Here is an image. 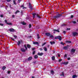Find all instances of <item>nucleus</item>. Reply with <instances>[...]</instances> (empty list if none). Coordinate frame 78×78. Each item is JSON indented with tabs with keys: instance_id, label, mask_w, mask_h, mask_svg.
<instances>
[{
	"instance_id": "obj_1",
	"label": "nucleus",
	"mask_w": 78,
	"mask_h": 78,
	"mask_svg": "<svg viewBox=\"0 0 78 78\" xmlns=\"http://www.w3.org/2000/svg\"><path fill=\"white\" fill-rule=\"evenodd\" d=\"M24 47H25L26 49H24L23 48H22L21 49V51L23 52H25V51L26 50H27V48L26 47V45H24Z\"/></svg>"
},
{
	"instance_id": "obj_2",
	"label": "nucleus",
	"mask_w": 78,
	"mask_h": 78,
	"mask_svg": "<svg viewBox=\"0 0 78 78\" xmlns=\"http://www.w3.org/2000/svg\"><path fill=\"white\" fill-rule=\"evenodd\" d=\"M55 39H58L60 41H61V37L60 36H58L57 37H55Z\"/></svg>"
},
{
	"instance_id": "obj_3",
	"label": "nucleus",
	"mask_w": 78,
	"mask_h": 78,
	"mask_svg": "<svg viewBox=\"0 0 78 78\" xmlns=\"http://www.w3.org/2000/svg\"><path fill=\"white\" fill-rule=\"evenodd\" d=\"M75 49H71V54H73L74 53H75Z\"/></svg>"
},
{
	"instance_id": "obj_4",
	"label": "nucleus",
	"mask_w": 78,
	"mask_h": 78,
	"mask_svg": "<svg viewBox=\"0 0 78 78\" xmlns=\"http://www.w3.org/2000/svg\"><path fill=\"white\" fill-rule=\"evenodd\" d=\"M5 23L7 24V25H12V23H7V20H5Z\"/></svg>"
},
{
	"instance_id": "obj_5",
	"label": "nucleus",
	"mask_w": 78,
	"mask_h": 78,
	"mask_svg": "<svg viewBox=\"0 0 78 78\" xmlns=\"http://www.w3.org/2000/svg\"><path fill=\"white\" fill-rule=\"evenodd\" d=\"M43 53L42 52L41 53H40V52H38V53L37 55H39V56H42L43 55Z\"/></svg>"
},
{
	"instance_id": "obj_6",
	"label": "nucleus",
	"mask_w": 78,
	"mask_h": 78,
	"mask_svg": "<svg viewBox=\"0 0 78 78\" xmlns=\"http://www.w3.org/2000/svg\"><path fill=\"white\" fill-rule=\"evenodd\" d=\"M61 15L58 14L55 17V18H58V17H61Z\"/></svg>"
},
{
	"instance_id": "obj_7",
	"label": "nucleus",
	"mask_w": 78,
	"mask_h": 78,
	"mask_svg": "<svg viewBox=\"0 0 78 78\" xmlns=\"http://www.w3.org/2000/svg\"><path fill=\"white\" fill-rule=\"evenodd\" d=\"M9 31H12L13 32H14V31H15V30H14V29H9Z\"/></svg>"
},
{
	"instance_id": "obj_8",
	"label": "nucleus",
	"mask_w": 78,
	"mask_h": 78,
	"mask_svg": "<svg viewBox=\"0 0 78 78\" xmlns=\"http://www.w3.org/2000/svg\"><path fill=\"white\" fill-rule=\"evenodd\" d=\"M73 36H76V35H78V33H77L76 32H74L73 33Z\"/></svg>"
},
{
	"instance_id": "obj_9",
	"label": "nucleus",
	"mask_w": 78,
	"mask_h": 78,
	"mask_svg": "<svg viewBox=\"0 0 78 78\" xmlns=\"http://www.w3.org/2000/svg\"><path fill=\"white\" fill-rule=\"evenodd\" d=\"M43 49L45 51H47V48L45 47H44L43 48Z\"/></svg>"
},
{
	"instance_id": "obj_10",
	"label": "nucleus",
	"mask_w": 78,
	"mask_h": 78,
	"mask_svg": "<svg viewBox=\"0 0 78 78\" xmlns=\"http://www.w3.org/2000/svg\"><path fill=\"white\" fill-rule=\"evenodd\" d=\"M54 31H56V32H58L59 33V30H58L54 29L53 30Z\"/></svg>"
},
{
	"instance_id": "obj_11",
	"label": "nucleus",
	"mask_w": 78,
	"mask_h": 78,
	"mask_svg": "<svg viewBox=\"0 0 78 78\" xmlns=\"http://www.w3.org/2000/svg\"><path fill=\"white\" fill-rule=\"evenodd\" d=\"M46 36H49L50 35V33H46L45 34Z\"/></svg>"
},
{
	"instance_id": "obj_12",
	"label": "nucleus",
	"mask_w": 78,
	"mask_h": 78,
	"mask_svg": "<svg viewBox=\"0 0 78 78\" xmlns=\"http://www.w3.org/2000/svg\"><path fill=\"white\" fill-rule=\"evenodd\" d=\"M27 46L28 48H31V45H30L29 44H27Z\"/></svg>"
},
{
	"instance_id": "obj_13",
	"label": "nucleus",
	"mask_w": 78,
	"mask_h": 78,
	"mask_svg": "<svg viewBox=\"0 0 78 78\" xmlns=\"http://www.w3.org/2000/svg\"><path fill=\"white\" fill-rule=\"evenodd\" d=\"M31 59H32V57H30L28 58V61H30Z\"/></svg>"
},
{
	"instance_id": "obj_14",
	"label": "nucleus",
	"mask_w": 78,
	"mask_h": 78,
	"mask_svg": "<svg viewBox=\"0 0 78 78\" xmlns=\"http://www.w3.org/2000/svg\"><path fill=\"white\" fill-rule=\"evenodd\" d=\"M29 8H30V9H32V7H31V4L30 3H29Z\"/></svg>"
},
{
	"instance_id": "obj_15",
	"label": "nucleus",
	"mask_w": 78,
	"mask_h": 78,
	"mask_svg": "<svg viewBox=\"0 0 78 78\" xmlns=\"http://www.w3.org/2000/svg\"><path fill=\"white\" fill-rule=\"evenodd\" d=\"M37 58H38V56H37V55H35L34 56V58L35 59H37Z\"/></svg>"
},
{
	"instance_id": "obj_16",
	"label": "nucleus",
	"mask_w": 78,
	"mask_h": 78,
	"mask_svg": "<svg viewBox=\"0 0 78 78\" xmlns=\"http://www.w3.org/2000/svg\"><path fill=\"white\" fill-rule=\"evenodd\" d=\"M33 18L34 19V18L35 17V16L36 15V13H33Z\"/></svg>"
},
{
	"instance_id": "obj_17",
	"label": "nucleus",
	"mask_w": 78,
	"mask_h": 78,
	"mask_svg": "<svg viewBox=\"0 0 78 78\" xmlns=\"http://www.w3.org/2000/svg\"><path fill=\"white\" fill-rule=\"evenodd\" d=\"M17 44L18 45H20V41H19L18 42Z\"/></svg>"
},
{
	"instance_id": "obj_18",
	"label": "nucleus",
	"mask_w": 78,
	"mask_h": 78,
	"mask_svg": "<svg viewBox=\"0 0 78 78\" xmlns=\"http://www.w3.org/2000/svg\"><path fill=\"white\" fill-rule=\"evenodd\" d=\"M51 73L52 74V75H53V74H54V71L53 70H51Z\"/></svg>"
},
{
	"instance_id": "obj_19",
	"label": "nucleus",
	"mask_w": 78,
	"mask_h": 78,
	"mask_svg": "<svg viewBox=\"0 0 78 78\" xmlns=\"http://www.w3.org/2000/svg\"><path fill=\"white\" fill-rule=\"evenodd\" d=\"M63 64L65 65H67V64H69V62H64Z\"/></svg>"
},
{
	"instance_id": "obj_20",
	"label": "nucleus",
	"mask_w": 78,
	"mask_h": 78,
	"mask_svg": "<svg viewBox=\"0 0 78 78\" xmlns=\"http://www.w3.org/2000/svg\"><path fill=\"white\" fill-rule=\"evenodd\" d=\"M50 43H51V45H52L54 44H55V42L53 41V42H50Z\"/></svg>"
},
{
	"instance_id": "obj_21",
	"label": "nucleus",
	"mask_w": 78,
	"mask_h": 78,
	"mask_svg": "<svg viewBox=\"0 0 78 78\" xmlns=\"http://www.w3.org/2000/svg\"><path fill=\"white\" fill-rule=\"evenodd\" d=\"M21 23L22 24V25H25L26 24V23H24V22H22Z\"/></svg>"
},
{
	"instance_id": "obj_22",
	"label": "nucleus",
	"mask_w": 78,
	"mask_h": 78,
	"mask_svg": "<svg viewBox=\"0 0 78 78\" xmlns=\"http://www.w3.org/2000/svg\"><path fill=\"white\" fill-rule=\"evenodd\" d=\"M77 76L76 75H74L73 76V78H75V77H77Z\"/></svg>"
},
{
	"instance_id": "obj_23",
	"label": "nucleus",
	"mask_w": 78,
	"mask_h": 78,
	"mask_svg": "<svg viewBox=\"0 0 78 78\" xmlns=\"http://www.w3.org/2000/svg\"><path fill=\"white\" fill-rule=\"evenodd\" d=\"M55 59V56H53L52 57V60H54Z\"/></svg>"
},
{
	"instance_id": "obj_24",
	"label": "nucleus",
	"mask_w": 78,
	"mask_h": 78,
	"mask_svg": "<svg viewBox=\"0 0 78 78\" xmlns=\"http://www.w3.org/2000/svg\"><path fill=\"white\" fill-rule=\"evenodd\" d=\"M33 44H38V42H33Z\"/></svg>"
},
{
	"instance_id": "obj_25",
	"label": "nucleus",
	"mask_w": 78,
	"mask_h": 78,
	"mask_svg": "<svg viewBox=\"0 0 78 78\" xmlns=\"http://www.w3.org/2000/svg\"><path fill=\"white\" fill-rule=\"evenodd\" d=\"M5 69H6V67L3 66L2 67V70H5Z\"/></svg>"
},
{
	"instance_id": "obj_26",
	"label": "nucleus",
	"mask_w": 78,
	"mask_h": 78,
	"mask_svg": "<svg viewBox=\"0 0 78 78\" xmlns=\"http://www.w3.org/2000/svg\"><path fill=\"white\" fill-rule=\"evenodd\" d=\"M20 12V11L19 10H17L15 12V14H17V12Z\"/></svg>"
},
{
	"instance_id": "obj_27",
	"label": "nucleus",
	"mask_w": 78,
	"mask_h": 78,
	"mask_svg": "<svg viewBox=\"0 0 78 78\" xmlns=\"http://www.w3.org/2000/svg\"><path fill=\"white\" fill-rule=\"evenodd\" d=\"M64 49L65 50H67V47H64Z\"/></svg>"
},
{
	"instance_id": "obj_28",
	"label": "nucleus",
	"mask_w": 78,
	"mask_h": 78,
	"mask_svg": "<svg viewBox=\"0 0 78 78\" xmlns=\"http://www.w3.org/2000/svg\"><path fill=\"white\" fill-rule=\"evenodd\" d=\"M37 17L39 19H41V17H40V16H38V15H37Z\"/></svg>"
},
{
	"instance_id": "obj_29",
	"label": "nucleus",
	"mask_w": 78,
	"mask_h": 78,
	"mask_svg": "<svg viewBox=\"0 0 78 78\" xmlns=\"http://www.w3.org/2000/svg\"><path fill=\"white\" fill-rule=\"evenodd\" d=\"M31 27V24H30L29 25V28H30Z\"/></svg>"
},
{
	"instance_id": "obj_30",
	"label": "nucleus",
	"mask_w": 78,
	"mask_h": 78,
	"mask_svg": "<svg viewBox=\"0 0 78 78\" xmlns=\"http://www.w3.org/2000/svg\"><path fill=\"white\" fill-rule=\"evenodd\" d=\"M45 44H46V43H44L42 44V47H43V46H44V45H45Z\"/></svg>"
},
{
	"instance_id": "obj_31",
	"label": "nucleus",
	"mask_w": 78,
	"mask_h": 78,
	"mask_svg": "<svg viewBox=\"0 0 78 78\" xmlns=\"http://www.w3.org/2000/svg\"><path fill=\"white\" fill-rule=\"evenodd\" d=\"M61 76H64V73H62V75H61Z\"/></svg>"
},
{
	"instance_id": "obj_32",
	"label": "nucleus",
	"mask_w": 78,
	"mask_h": 78,
	"mask_svg": "<svg viewBox=\"0 0 78 78\" xmlns=\"http://www.w3.org/2000/svg\"><path fill=\"white\" fill-rule=\"evenodd\" d=\"M66 42L67 43H71V41H67Z\"/></svg>"
},
{
	"instance_id": "obj_33",
	"label": "nucleus",
	"mask_w": 78,
	"mask_h": 78,
	"mask_svg": "<svg viewBox=\"0 0 78 78\" xmlns=\"http://www.w3.org/2000/svg\"><path fill=\"white\" fill-rule=\"evenodd\" d=\"M39 50L40 51H42V50H43V49L42 48H40Z\"/></svg>"
},
{
	"instance_id": "obj_34",
	"label": "nucleus",
	"mask_w": 78,
	"mask_h": 78,
	"mask_svg": "<svg viewBox=\"0 0 78 78\" xmlns=\"http://www.w3.org/2000/svg\"><path fill=\"white\" fill-rule=\"evenodd\" d=\"M13 3L15 5H16V3L15 1H13Z\"/></svg>"
},
{
	"instance_id": "obj_35",
	"label": "nucleus",
	"mask_w": 78,
	"mask_h": 78,
	"mask_svg": "<svg viewBox=\"0 0 78 78\" xmlns=\"http://www.w3.org/2000/svg\"><path fill=\"white\" fill-rule=\"evenodd\" d=\"M63 33L64 34H66V31H64Z\"/></svg>"
},
{
	"instance_id": "obj_36",
	"label": "nucleus",
	"mask_w": 78,
	"mask_h": 78,
	"mask_svg": "<svg viewBox=\"0 0 78 78\" xmlns=\"http://www.w3.org/2000/svg\"><path fill=\"white\" fill-rule=\"evenodd\" d=\"M50 37L51 38H53V35H51L50 36Z\"/></svg>"
},
{
	"instance_id": "obj_37",
	"label": "nucleus",
	"mask_w": 78,
	"mask_h": 78,
	"mask_svg": "<svg viewBox=\"0 0 78 78\" xmlns=\"http://www.w3.org/2000/svg\"><path fill=\"white\" fill-rule=\"evenodd\" d=\"M10 72H11V71H8V73H9V74L10 73Z\"/></svg>"
},
{
	"instance_id": "obj_38",
	"label": "nucleus",
	"mask_w": 78,
	"mask_h": 78,
	"mask_svg": "<svg viewBox=\"0 0 78 78\" xmlns=\"http://www.w3.org/2000/svg\"><path fill=\"white\" fill-rule=\"evenodd\" d=\"M73 23H76V22L74 21L73 22Z\"/></svg>"
},
{
	"instance_id": "obj_39",
	"label": "nucleus",
	"mask_w": 78,
	"mask_h": 78,
	"mask_svg": "<svg viewBox=\"0 0 78 78\" xmlns=\"http://www.w3.org/2000/svg\"><path fill=\"white\" fill-rule=\"evenodd\" d=\"M0 25H1V26H3V24H0Z\"/></svg>"
},
{
	"instance_id": "obj_40",
	"label": "nucleus",
	"mask_w": 78,
	"mask_h": 78,
	"mask_svg": "<svg viewBox=\"0 0 78 78\" xmlns=\"http://www.w3.org/2000/svg\"><path fill=\"white\" fill-rule=\"evenodd\" d=\"M70 30V28H67V30Z\"/></svg>"
},
{
	"instance_id": "obj_41",
	"label": "nucleus",
	"mask_w": 78,
	"mask_h": 78,
	"mask_svg": "<svg viewBox=\"0 0 78 78\" xmlns=\"http://www.w3.org/2000/svg\"><path fill=\"white\" fill-rule=\"evenodd\" d=\"M14 37H15V38H16V37H17V36H16V35H14Z\"/></svg>"
},
{
	"instance_id": "obj_42",
	"label": "nucleus",
	"mask_w": 78,
	"mask_h": 78,
	"mask_svg": "<svg viewBox=\"0 0 78 78\" xmlns=\"http://www.w3.org/2000/svg\"><path fill=\"white\" fill-rule=\"evenodd\" d=\"M62 61V59H60L59 60V62H60V61Z\"/></svg>"
},
{
	"instance_id": "obj_43",
	"label": "nucleus",
	"mask_w": 78,
	"mask_h": 78,
	"mask_svg": "<svg viewBox=\"0 0 78 78\" xmlns=\"http://www.w3.org/2000/svg\"><path fill=\"white\" fill-rule=\"evenodd\" d=\"M0 17H3V15H1Z\"/></svg>"
},
{
	"instance_id": "obj_44",
	"label": "nucleus",
	"mask_w": 78,
	"mask_h": 78,
	"mask_svg": "<svg viewBox=\"0 0 78 78\" xmlns=\"http://www.w3.org/2000/svg\"><path fill=\"white\" fill-rule=\"evenodd\" d=\"M37 39H39V35H37Z\"/></svg>"
},
{
	"instance_id": "obj_45",
	"label": "nucleus",
	"mask_w": 78,
	"mask_h": 78,
	"mask_svg": "<svg viewBox=\"0 0 78 78\" xmlns=\"http://www.w3.org/2000/svg\"><path fill=\"white\" fill-rule=\"evenodd\" d=\"M34 49H35V48H32V50H34Z\"/></svg>"
},
{
	"instance_id": "obj_46",
	"label": "nucleus",
	"mask_w": 78,
	"mask_h": 78,
	"mask_svg": "<svg viewBox=\"0 0 78 78\" xmlns=\"http://www.w3.org/2000/svg\"><path fill=\"white\" fill-rule=\"evenodd\" d=\"M35 54V51H34L33 52V55H34Z\"/></svg>"
},
{
	"instance_id": "obj_47",
	"label": "nucleus",
	"mask_w": 78,
	"mask_h": 78,
	"mask_svg": "<svg viewBox=\"0 0 78 78\" xmlns=\"http://www.w3.org/2000/svg\"><path fill=\"white\" fill-rule=\"evenodd\" d=\"M10 1H11V0H7V1L8 2H10Z\"/></svg>"
},
{
	"instance_id": "obj_48",
	"label": "nucleus",
	"mask_w": 78,
	"mask_h": 78,
	"mask_svg": "<svg viewBox=\"0 0 78 78\" xmlns=\"http://www.w3.org/2000/svg\"><path fill=\"white\" fill-rule=\"evenodd\" d=\"M71 18H72L73 17V15H72L71 16Z\"/></svg>"
},
{
	"instance_id": "obj_49",
	"label": "nucleus",
	"mask_w": 78,
	"mask_h": 78,
	"mask_svg": "<svg viewBox=\"0 0 78 78\" xmlns=\"http://www.w3.org/2000/svg\"><path fill=\"white\" fill-rule=\"evenodd\" d=\"M68 60H70V58H68Z\"/></svg>"
},
{
	"instance_id": "obj_50",
	"label": "nucleus",
	"mask_w": 78,
	"mask_h": 78,
	"mask_svg": "<svg viewBox=\"0 0 78 78\" xmlns=\"http://www.w3.org/2000/svg\"><path fill=\"white\" fill-rule=\"evenodd\" d=\"M21 1V0H18V2L19 3H20V1Z\"/></svg>"
},
{
	"instance_id": "obj_51",
	"label": "nucleus",
	"mask_w": 78,
	"mask_h": 78,
	"mask_svg": "<svg viewBox=\"0 0 78 78\" xmlns=\"http://www.w3.org/2000/svg\"><path fill=\"white\" fill-rule=\"evenodd\" d=\"M61 44H62V45H64V43L62 42H61Z\"/></svg>"
},
{
	"instance_id": "obj_52",
	"label": "nucleus",
	"mask_w": 78,
	"mask_h": 78,
	"mask_svg": "<svg viewBox=\"0 0 78 78\" xmlns=\"http://www.w3.org/2000/svg\"><path fill=\"white\" fill-rule=\"evenodd\" d=\"M58 56L59 57H60V55L58 54Z\"/></svg>"
},
{
	"instance_id": "obj_53",
	"label": "nucleus",
	"mask_w": 78,
	"mask_h": 78,
	"mask_svg": "<svg viewBox=\"0 0 78 78\" xmlns=\"http://www.w3.org/2000/svg\"><path fill=\"white\" fill-rule=\"evenodd\" d=\"M65 57H67V55L66 54V55H65Z\"/></svg>"
},
{
	"instance_id": "obj_54",
	"label": "nucleus",
	"mask_w": 78,
	"mask_h": 78,
	"mask_svg": "<svg viewBox=\"0 0 78 78\" xmlns=\"http://www.w3.org/2000/svg\"><path fill=\"white\" fill-rule=\"evenodd\" d=\"M12 17H15L14 15H12Z\"/></svg>"
},
{
	"instance_id": "obj_55",
	"label": "nucleus",
	"mask_w": 78,
	"mask_h": 78,
	"mask_svg": "<svg viewBox=\"0 0 78 78\" xmlns=\"http://www.w3.org/2000/svg\"><path fill=\"white\" fill-rule=\"evenodd\" d=\"M12 40H13V41H14V39H13L12 38Z\"/></svg>"
},
{
	"instance_id": "obj_56",
	"label": "nucleus",
	"mask_w": 78,
	"mask_h": 78,
	"mask_svg": "<svg viewBox=\"0 0 78 78\" xmlns=\"http://www.w3.org/2000/svg\"><path fill=\"white\" fill-rule=\"evenodd\" d=\"M23 6L22 5V6H21V7H22V8H23Z\"/></svg>"
},
{
	"instance_id": "obj_57",
	"label": "nucleus",
	"mask_w": 78,
	"mask_h": 78,
	"mask_svg": "<svg viewBox=\"0 0 78 78\" xmlns=\"http://www.w3.org/2000/svg\"><path fill=\"white\" fill-rule=\"evenodd\" d=\"M49 46H50L49 45H48V47H49Z\"/></svg>"
},
{
	"instance_id": "obj_58",
	"label": "nucleus",
	"mask_w": 78,
	"mask_h": 78,
	"mask_svg": "<svg viewBox=\"0 0 78 78\" xmlns=\"http://www.w3.org/2000/svg\"><path fill=\"white\" fill-rule=\"evenodd\" d=\"M23 9H24V8H27V7H26V8H25V7H23Z\"/></svg>"
},
{
	"instance_id": "obj_59",
	"label": "nucleus",
	"mask_w": 78,
	"mask_h": 78,
	"mask_svg": "<svg viewBox=\"0 0 78 78\" xmlns=\"http://www.w3.org/2000/svg\"><path fill=\"white\" fill-rule=\"evenodd\" d=\"M54 33H55V32H54Z\"/></svg>"
},
{
	"instance_id": "obj_60",
	"label": "nucleus",
	"mask_w": 78,
	"mask_h": 78,
	"mask_svg": "<svg viewBox=\"0 0 78 78\" xmlns=\"http://www.w3.org/2000/svg\"><path fill=\"white\" fill-rule=\"evenodd\" d=\"M77 22H78V20H77Z\"/></svg>"
},
{
	"instance_id": "obj_61",
	"label": "nucleus",
	"mask_w": 78,
	"mask_h": 78,
	"mask_svg": "<svg viewBox=\"0 0 78 78\" xmlns=\"http://www.w3.org/2000/svg\"><path fill=\"white\" fill-rule=\"evenodd\" d=\"M2 38H3V37H2Z\"/></svg>"
}]
</instances>
